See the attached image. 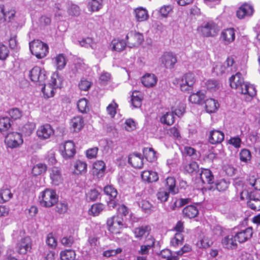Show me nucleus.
Returning a JSON list of instances; mask_svg holds the SVG:
<instances>
[{
    "mask_svg": "<svg viewBox=\"0 0 260 260\" xmlns=\"http://www.w3.org/2000/svg\"><path fill=\"white\" fill-rule=\"evenodd\" d=\"M234 62V59L232 57H228L224 65L221 67V72L224 73L225 72V70H226L227 72L231 71L232 70V67Z\"/></svg>",
    "mask_w": 260,
    "mask_h": 260,
    "instance_id": "5fc2aeb1",
    "label": "nucleus"
},
{
    "mask_svg": "<svg viewBox=\"0 0 260 260\" xmlns=\"http://www.w3.org/2000/svg\"><path fill=\"white\" fill-rule=\"evenodd\" d=\"M37 134L40 139L46 140L54 134V130L50 124H46L39 127Z\"/></svg>",
    "mask_w": 260,
    "mask_h": 260,
    "instance_id": "a211bd4d",
    "label": "nucleus"
},
{
    "mask_svg": "<svg viewBox=\"0 0 260 260\" xmlns=\"http://www.w3.org/2000/svg\"><path fill=\"white\" fill-rule=\"evenodd\" d=\"M237 240L234 238V235H228L225 236L221 241L223 248L228 249H236L237 247Z\"/></svg>",
    "mask_w": 260,
    "mask_h": 260,
    "instance_id": "5701e85b",
    "label": "nucleus"
},
{
    "mask_svg": "<svg viewBox=\"0 0 260 260\" xmlns=\"http://www.w3.org/2000/svg\"><path fill=\"white\" fill-rule=\"evenodd\" d=\"M160 120L163 124L171 125L175 121V116L172 112H168L161 117Z\"/></svg>",
    "mask_w": 260,
    "mask_h": 260,
    "instance_id": "79ce46f5",
    "label": "nucleus"
},
{
    "mask_svg": "<svg viewBox=\"0 0 260 260\" xmlns=\"http://www.w3.org/2000/svg\"><path fill=\"white\" fill-rule=\"evenodd\" d=\"M198 164L194 161H192L190 163L187 164L184 167L185 171L189 174L196 172L198 170Z\"/></svg>",
    "mask_w": 260,
    "mask_h": 260,
    "instance_id": "0e129e2a",
    "label": "nucleus"
},
{
    "mask_svg": "<svg viewBox=\"0 0 260 260\" xmlns=\"http://www.w3.org/2000/svg\"><path fill=\"white\" fill-rule=\"evenodd\" d=\"M5 141L7 147L11 148H17L23 142L21 134L17 132L8 134Z\"/></svg>",
    "mask_w": 260,
    "mask_h": 260,
    "instance_id": "9d476101",
    "label": "nucleus"
},
{
    "mask_svg": "<svg viewBox=\"0 0 260 260\" xmlns=\"http://www.w3.org/2000/svg\"><path fill=\"white\" fill-rule=\"evenodd\" d=\"M230 86L232 88L237 89V91L245 95V100L249 102L256 94L255 87L244 81L242 74L238 72L232 76L229 79Z\"/></svg>",
    "mask_w": 260,
    "mask_h": 260,
    "instance_id": "f257e3e1",
    "label": "nucleus"
},
{
    "mask_svg": "<svg viewBox=\"0 0 260 260\" xmlns=\"http://www.w3.org/2000/svg\"><path fill=\"white\" fill-rule=\"evenodd\" d=\"M13 197V194L9 189L3 188L0 191V203H3L9 201Z\"/></svg>",
    "mask_w": 260,
    "mask_h": 260,
    "instance_id": "c03bdc74",
    "label": "nucleus"
},
{
    "mask_svg": "<svg viewBox=\"0 0 260 260\" xmlns=\"http://www.w3.org/2000/svg\"><path fill=\"white\" fill-rule=\"evenodd\" d=\"M103 7V0H89L87 8L89 11H98Z\"/></svg>",
    "mask_w": 260,
    "mask_h": 260,
    "instance_id": "4c0bfd02",
    "label": "nucleus"
},
{
    "mask_svg": "<svg viewBox=\"0 0 260 260\" xmlns=\"http://www.w3.org/2000/svg\"><path fill=\"white\" fill-rule=\"evenodd\" d=\"M183 153L185 154H186L188 156L191 157L192 159H197L198 157L197 151L196 150V149L191 147H184V149L183 150Z\"/></svg>",
    "mask_w": 260,
    "mask_h": 260,
    "instance_id": "338daca9",
    "label": "nucleus"
},
{
    "mask_svg": "<svg viewBox=\"0 0 260 260\" xmlns=\"http://www.w3.org/2000/svg\"><path fill=\"white\" fill-rule=\"evenodd\" d=\"M29 49L31 53L38 58H44L48 52V45L38 40L29 43Z\"/></svg>",
    "mask_w": 260,
    "mask_h": 260,
    "instance_id": "20e7f679",
    "label": "nucleus"
},
{
    "mask_svg": "<svg viewBox=\"0 0 260 260\" xmlns=\"http://www.w3.org/2000/svg\"><path fill=\"white\" fill-rule=\"evenodd\" d=\"M220 37L225 44H230L235 39V29L234 28L224 29L221 32Z\"/></svg>",
    "mask_w": 260,
    "mask_h": 260,
    "instance_id": "aec40b11",
    "label": "nucleus"
},
{
    "mask_svg": "<svg viewBox=\"0 0 260 260\" xmlns=\"http://www.w3.org/2000/svg\"><path fill=\"white\" fill-rule=\"evenodd\" d=\"M107 224L112 232L119 233L118 230L123 227V219L119 216H113L108 219Z\"/></svg>",
    "mask_w": 260,
    "mask_h": 260,
    "instance_id": "2eb2a0df",
    "label": "nucleus"
},
{
    "mask_svg": "<svg viewBox=\"0 0 260 260\" xmlns=\"http://www.w3.org/2000/svg\"><path fill=\"white\" fill-rule=\"evenodd\" d=\"M182 213L184 217L192 218L198 215L199 211L196 206L189 205L183 209Z\"/></svg>",
    "mask_w": 260,
    "mask_h": 260,
    "instance_id": "c756f323",
    "label": "nucleus"
},
{
    "mask_svg": "<svg viewBox=\"0 0 260 260\" xmlns=\"http://www.w3.org/2000/svg\"><path fill=\"white\" fill-rule=\"evenodd\" d=\"M13 240L16 242V250L20 254H25L32 248V240L29 236L25 235L23 230L14 231L12 234Z\"/></svg>",
    "mask_w": 260,
    "mask_h": 260,
    "instance_id": "f03ea898",
    "label": "nucleus"
},
{
    "mask_svg": "<svg viewBox=\"0 0 260 260\" xmlns=\"http://www.w3.org/2000/svg\"><path fill=\"white\" fill-rule=\"evenodd\" d=\"M56 68L57 70H61L65 67L67 61L64 56L62 54H59L55 58Z\"/></svg>",
    "mask_w": 260,
    "mask_h": 260,
    "instance_id": "603ef678",
    "label": "nucleus"
},
{
    "mask_svg": "<svg viewBox=\"0 0 260 260\" xmlns=\"http://www.w3.org/2000/svg\"><path fill=\"white\" fill-rule=\"evenodd\" d=\"M127 43L133 46L140 45L144 40V37L142 34L137 32L135 31H131L126 36Z\"/></svg>",
    "mask_w": 260,
    "mask_h": 260,
    "instance_id": "dca6fc26",
    "label": "nucleus"
},
{
    "mask_svg": "<svg viewBox=\"0 0 260 260\" xmlns=\"http://www.w3.org/2000/svg\"><path fill=\"white\" fill-rule=\"evenodd\" d=\"M157 81L156 76L153 74L147 73L141 78V82L146 87H152L155 85Z\"/></svg>",
    "mask_w": 260,
    "mask_h": 260,
    "instance_id": "4be33fe9",
    "label": "nucleus"
},
{
    "mask_svg": "<svg viewBox=\"0 0 260 260\" xmlns=\"http://www.w3.org/2000/svg\"><path fill=\"white\" fill-rule=\"evenodd\" d=\"M128 163L135 168L141 169L143 166V158L140 153H133L129 155Z\"/></svg>",
    "mask_w": 260,
    "mask_h": 260,
    "instance_id": "6ab92c4d",
    "label": "nucleus"
},
{
    "mask_svg": "<svg viewBox=\"0 0 260 260\" xmlns=\"http://www.w3.org/2000/svg\"><path fill=\"white\" fill-rule=\"evenodd\" d=\"M176 181L174 177H168L166 179V187L169 192L175 194L178 192V188L176 185Z\"/></svg>",
    "mask_w": 260,
    "mask_h": 260,
    "instance_id": "c85d7f7f",
    "label": "nucleus"
},
{
    "mask_svg": "<svg viewBox=\"0 0 260 260\" xmlns=\"http://www.w3.org/2000/svg\"><path fill=\"white\" fill-rule=\"evenodd\" d=\"M46 243L51 249H55L57 246V241L52 233L47 235Z\"/></svg>",
    "mask_w": 260,
    "mask_h": 260,
    "instance_id": "3c124183",
    "label": "nucleus"
},
{
    "mask_svg": "<svg viewBox=\"0 0 260 260\" xmlns=\"http://www.w3.org/2000/svg\"><path fill=\"white\" fill-rule=\"evenodd\" d=\"M104 191L106 195L109 197V207L113 208H115L117 205L115 199L118 193L117 190L112 185H110L104 187Z\"/></svg>",
    "mask_w": 260,
    "mask_h": 260,
    "instance_id": "f3484780",
    "label": "nucleus"
},
{
    "mask_svg": "<svg viewBox=\"0 0 260 260\" xmlns=\"http://www.w3.org/2000/svg\"><path fill=\"white\" fill-rule=\"evenodd\" d=\"M234 238L240 243L245 242L250 239L252 236L253 231L251 227H248L244 229H240L236 231L235 229L234 231Z\"/></svg>",
    "mask_w": 260,
    "mask_h": 260,
    "instance_id": "f8f14e48",
    "label": "nucleus"
},
{
    "mask_svg": "<svg viewBox=\"0 0 260 260\" xmlns=\"http://www.w3.org/2000/svg\"><path fill=\"white\" fill-rule=\"evenodd\" d=\"M173 9V7L171 5H164L160 8L158 12L161 17L166 18L172 11Z\"/></svg>",
    "mask_w": 260,
    "mask_h": 260,
    "instance_id": "bf43d9fd",
    "label": "nucleus"
},
{
    "mask_svg": "<svg viewBox=\"0 0 260 260\" xmlns=\"http://www.w3.org/2000/svg\"><path fill=\"white\" fill-rule=\"evenodd\" d=\"M61 260H75L76 253L71 249L62 251L60 254Z\"/></svg>",
    "mask_w": 260,
    "mask_h": 260,
    "instance_id": "de8ad7c7",
    "label": "nucleus"
},
{
    "mask_svg": "<svg viewBox=\"0 0 260 260\" xmlns=\"http://www.w3.org/2000/svg\"><path fill=\"white\" fill-rule=\"evenodd\" d=\"M247 204L248 207L253 210H260V194L251 191L248 194Z\"/></svg>",
    "mask_w": 260,
    "mask_h": 260,
    "instance_id": "ddd939ff",
    "label": "nucleus"
},
{
    "mask_svg": "<svg viewBox=\"0 0 260 260\" xmlns=\"http://www.w3.org/2000/svg\"><path fill=\"white\" fill-rule=\"evenodd\" d=\"M50 178L52 183L55 185H58L61 183L62 178L60 170L56 167L52 168L50 174Z\"/></svg>",
    "mask_w": 260,
    "mask_h": 260,
    "instance_id": "cd10ccee",
    "label": "nucleus"
},
{
    "mask_svg": "<svg viewBox=\"0 0 260 260\" xmlns=\"http://www.w3.org/2000/svg\"><path fill=\"white\" fill-rule=\"evenodd\" d=\"M93 172L98 176H102L105 171L106 165L102 160H98L93 165Z\"/></svg>",
    "mask_w": 260,
    "mask_h": 260,
    "instance_id": "c9c22d12",
    "label": "nucleus"
},
{
    "mask_svg": "<svg viewBox=\"0 0 260 260\" xmlns=\"http://www.w3.org/2000/svg\"><path fill=\"white\" fill-rule=\"evenodd\" d=\"M159 60L161 65L167 69H173L177 62L176 55L171 51L164 52Z\"/></svg>",
    "mask_w": 260,
    "mask_h": 260,
    "instance_id": "423d86ee",
    "label": "nucleus"
},
{
    "mask_svg": "<svg viewBox=\"0 0 260 260\" xmlns=\"http://www.w3.org/2000/svg\"><path fill=\"white\" fill-rule=\"evenodd\" d=\"M184 242V237L182 233H176L170 241L171 246L174 248H177L182 245Z\"/></svg>",
    "mask_w": 260,
    "mask_h": 260,
    "instance_id": "e433bc0d",
    "label": "nucleus"
},
{
    "mask_svg": "<svg viewBox=\"0 0 260 260\" xmlns=\"http://www.w3.org/2000/svg\"><path fill=\"white\" fill-rule=\"evenodd\" d=\"M205 104V109L208 113L215 112L219 107V104L214 99H209L204 102Z\"/></svg>",
    "mask_w": 260,
    "mask_h": 260,
    "instance_id": "473e14b6",
    "label": "nucleus"
},
{
    "mask_svg": "<svg viewBox=\"0 0 260 260\" xmlns=\"http://www.w3.org/2000/svg\"><path fill=\"white\" fill-rule=\"evenodd\" d=\"M55 89L57 88H61L62 84V78L59 77L58 74L54 73L51 79V82L49 83Z\"/></svg>",
    "mask_w": 260,
    "mask_h": 260,
    "instance_id": "6e6d98bb",
    "label": "nucleus"
},
{
    "mask_svg": "<svg viewBox=\"0 0 260 260\" xmlns=\"http://www.w3.org/2000/svg\"><path fill=\"white\" fill-rule=\"evenodd\" d=\"M151 230L149 225H142L135 228L133 233L136 238L141 239L144 237L149 236Z\"/></svg>",
    "mask_w": 260,
    "mask_h": 260,
    "instance_id": "412c9836",
    "label": "nucleus"
},
{
    "mask_svg": "<svg viewBox=\"0 0 260 260\" xmlns=\"http://www.w3.org/2000/svg\"><path fill=\"white\" fill-rule=\"evenodd\" d=\"M111 45L113 50L120 52L125 48L126 43L123 40L114 39L112 41Z\"/></svg>",
    "mask_w": 260,
    "mask_h": 260,
    "instance_id": "a19ab883",
    "label": "nucleus"
},
{
    "mask_svg": "<svg viewBox=\"0 0 260 260\" xmlns=\"http://www.w3.org/2000/svg\"><path fill=\"white\" fill-rule=\"evenodd\" d=\"M100 196V193L95 189H91L86 193V200L87 201L93 202L96 201Z\"/></svg>",
    "mask_w": 260,
    "mask_h": 260,
    "instance_id": "052dcab7",
    "label": "nucleus"
},
{
    "mask_svg": "<svg viewBox=\"0 0 260 260\" xmlns=\"http://www.w3.org/2000/svg\"><path fill=\"white\" fill-rule=\"evenodd\" d=\"M143 99V95L141 92L137 90L133 91L131 95L132 106L135 108L140 107Z\"/></svg>",
    "mask_w": 260,
    "mask_h": 260,
    "instance_id": "bb28decb",
    "label": "nucleus"
},
{
    "mask_svg": "<svg viewBox=\"0 0 260 260\" xmlns=\"http://www.w3.org/2000/svg\"><path fill=\"white\" fill-rule=\"evenodd\" d=\"M74 168L77 174L86 172L87 171V164L85 162L78 160L76 161Z\"/></svg>",
    "mask_w": 260,
    "mask_h": 260,
    "instance_id": "8fccbe9b",
    "label": "nucleus"
},
{
    "mask_svg": "<svg viewBox=\"0 0 260 260\" xmlns=\"http://www.w3.org/2000/svg\"><path fill=\"white\" fill-rule=\"evenodd\" d=\"M79 44L82 47L85 48L91 47L93 49L96 47V45L93 42L92 39L89 37L82 39L79 41Z\"/></svg>",
    "mask_w": 260,
    "mask_h": 260,
    "instance_id": "864d4df0",
    "label": "nucleus"
},
{
    "mask_svg": "<svg viewBox=\"0 0 260 260\" xmlns=\"http://www.w3.org/2000/svg\"><path fill=\"white\" fill-rule=\"evenodd\" d=\"M205 98V94L200 91L196 93L191 94L189 97V101L193 104H202L204 103Z\"/></svg>",
    "mask_w": 260,
    "mask_h": 260,
    "instance_id": "72a5a7b5",
    "label": "nucleus"
},
{
    "mask_svg": "<svg viewBox=\"0 0 260 260\" xmlns=\"http://www.w3.org/2000/svg\"><path fill=\"white\" fill-rule=\"evenodd\" d=\"M70 125L74 132H79L84 126L83 118L80 116L74 117L71 119Z\"/></svg>",
    "mask_w": 260,
    "mask_h": 260,
    "instance_id": "b1692460",
    "label": "nucleus"
},
{
    "mask_svg": "<svg viewBox=\"0 0 260 260\" xmlns=\"http://www.w3.org/2000/svg\"><path fill=\"white\" fill-rule=\"evenodd\" d=\"M104 208V205L103 204H94L91 206L89 211L92 215L98 216L103 210Z\"/></svg>",
    "mask_w": 260,
    "mask_h": 260,
    "instance_id": "13d9d810",
    "label": "nucleus"
},
{
    "mask_svg": "<svg viewBox=\"0 0 260 260\" xmlns=\"http://www.w3.org/2000/svg\"><path fill=\"white\" fill-rule=\"evenodd\" d=\"M35 127L36 125L34 122H28L23 126L22 131L25 135H29L35 129Z\"/></svg>",
    "mask_w": 260,
    "mask_h": 260,
    "instance_id": "774afa93",
    "label": "nucleus"
},
{
    "mask_svg": "<svg viewBox=\"0 0 260 260\" xmlns=\"http://www.w3.org/2000/svg\"><path fill=\"white\" fill-rule=\"evenodd\" d=\"M8 114L14 120L19 119L22 115V111L17 108H13L8 111Z\"/></svg>",
    "mask_w": 260,
    "mask_h": 260,
    "instance_id": "680f3d73",
    "label": "nucleus"
},
{
    "mask_svg": "<svg viewBox=\"0 0 260 260\" xmlns=\"http://www.w3.org/2000/svg\"><path fill=\"white\" fill-rule=\"evenodd\" d=\"M16 11L13 8L5 7V10L3 22L6 21L11 23V25L15 28L21 26L22 23L16 16Z\"/></svg>",
    "mask_w": 260,
    "mask_h": 260,
    "instance_id": "0eeeda50",
    "label": "nucleus"
},
{
    "mask_svg": "<svg viewBox=\"0 0 260 260\" xmlns=\"http://www.w3.org/2000/svg\"><path fill=\"white\" fill-rule=\"evenodd\" d=\"M194 74L191 72L185 74L182 77L180 85L182 91L189 92L192 90V86L196 82Z\"/></svg>",
    "mask_w": 260,
    "mask_h": 260,
    "instance_id": "1a4fd4ad",
    "label": "nucleus"
},
{
    "mask_svg": "<svg viewBox=\"0 0 260 260\" xmlns=\"http://www.w3.org/2000/svg\"><path fill=\"white\" fill-rule=\"evenodd\" d=\"M142 179L148 182L151 183L158 180V176L156 172L152 171H144L141 175Z\"/></svg>",
    "mask_w": 260,
    "mask_h": 260,
    "instance_id": "7c9ffc66",
    "label": "nucleus"
},
{
    "mask_svg": "<svg viewBox=\"0 0 260 260\" xmlns=\"http://www.w3.org/2000/svg\"><path fill=\"white\" fill-rule=\"evenodd\" d=\"M224 138L223 133L220 131L213 130L210 132L209 141L210 143L215 144L220 143Z\"/></svg>",
    "mask_w": 260,
    "mask_h": 260,
    "instance_id": "393cba45",
    "label": "nucleus"
},
{
    "mask_svg": "<svg viewBox=\"0 0 260 260\" xmlns=\"http://www.w3.org/2000/svg\"><path fill=\"white\" fill-rule=\"evenodd\" d=\"M61 155L64 159L73 157L76 153L75 146L72 141L69 140L61 144L59 146Z\"/></svg>",
    "mask_w": 260,
    "mask_h": 260,
    "instance_id": "6e6552de",
    "label": "nucleus"
},
{
    "mask_svg": "<svg viewBox=\"0 0 260 260\" xmlns=\"http://www.w3.org/2000/svg\"><path fill=\"white\" fill-rule=\"evenodd\" d=\"M230 182L225 179L218 180L215 183L216 189L219 192L225 191L229 187Z\"/></svg>",
    "mask_w": 260,
    "mask_h": 260,
    "instance_id": "49530a36",
    "label": "nucleus"
},
{
    "mask_svg": "<svg viewBox=\"0 0 260 260\" xmlns=\"http://www.w3.org/2000/svg\"><path fill=\"white\" fill-rule=\"evenodd\" d=\"M241 161L245 164H249L251 161L252 155L251 152L247 149H242L239 153Z\"/></svg>",
    "mask_w": 260,
    "mask_h": 260,
    "instance_id": "37998d69",
    "label": "nucleus"
},
{
    "mask_svg": "<svg viewBox=\"0 0 260 260\" xmlns=\"http://www.w3.org/2000/svg\"><path fill=\"white\" fill-rule=\"evenodd\" d=\"M200 178L204 184H211L213 183L214 176L211 171L209 169H202L200 174Z\"/></svg>",
    "mask_w": 260,
    "mask_h": 260,
    "instance_id": "a878e982",
    "label": "nucleus"
},
{
    "mask_svg": "<svg viewBox=\"0 0 260 260\" xmlns=\"http://www.w3.org/2000/svg\"><path fill=\"white\" fill-rule=\"evenodd\" d=\"M77 108L81 113H87L89 109L88 101L84 98L79 100L77 103Z\"/></svg>",
    "mask_w": 260,
    "mask_h": 260,
    "instance_id": "09e8293b",
    "label": "nucleus"
},
{
    "mask_svg": "<svg viewBox=\"0 0 260 260\" xmlns=\"http://www.w3.org/2000/svg\"><path fill=\"white\" fill-rule=\"evenodd\" d=\"M206 86L207 89L211 92L215 91L219 87V83L215 80H208L206 82Z\"/></svg>",
    "mask_w": 260,
    "mask_h": 260,
    "instance_id": "e2e57ef3",
    "label": "nucleus"
},
{
    "mask_svg": "<svg viewBox=\"0 0 260 260\" xmlns=\"http://www.w3.org/2000/svg\"><path fill=\"white\" fill-rule=\"evenodd\" d=\"M29 76L32 82L38 83L39 85L44 84L47 77L45 70L38 66L29 71Z\"/></svg>",
    "mask_w": 260,
    "mask_h": 260,
    "instance_id": "39448f33",
    "label": "nucleus"
},
{
    "mask_svg": "<svg viewBox=\"0 0 260 260\" xmlns=\"http://www.w3.org/2000/svg\"><path fill=\"white\" fill-rule=\"evenodd\" d=\"M55 204V211L59 214H64L69 210V204L66 200L58 201Z\"/></svg>",
    "mask_w": 260,
    "mask_h": 260,
    "instance_id": "2f4dec72",
    "label": "nucleus"
},
{
    "mask_svg": "<svg viewBox=\"0 0 260 260\" xmlns=\"http://www.w3.org/2000/svg\"><path fill=\"white\" fill-rule=\"evenodd\" d=\"M47 170V166L44 164H38L35 166L32 169V173L34 175H39L45 173Z\"/></svg>",
    "mask_w": 260,
    "mask_h": 260,
    "instance_id": "4d7b16f0",
    "label": "nucleus"
},
{
    "mask_svg": "<svg viewBox=\"0 0 260 260\" xmlns=\"http://www.w3.org/2000/svg\"><path fill=\"white\" fill-rule=\"evenodd\" d=\"M200 30L203 36L205 37H214L219 31L218 25L213 21L204 23L201 27Z\"/></svg>",
    "mask_w": 260,
    "mask_h": 260,
    "instance_id": "9b49d317",
    "label": "nucleus"
},
{
    "mask_svg": "<svg viewBox=\"0 0 260 260\" xmlns=\"http://www.w3.org/2000/svg\"><path fill=\"white\" fill-rule=\"evenodd\" d=\"M254 12L253 6L249 4L245 3L242 5L238 9L236 15L239 19H244L251 17Z\"/></svg>",
    "mask_w": 260,
    "mask_h": 260,
    "instance_id": "4468645a",
    "label": "nucleus"
},
{
    "mask_svg": "<svg viewBox=\"0 0 260 260\" xmlns=\"http://www.w3.org/2000/svg\"><path fill=\"white\" fill-rule=\"evenodd\" d=\"M12 121L10 118L6 116L0 118V132L1 133L7 132L11 126Z\"/></svg>",
    "mask_w": 260,
    "mask_h": 260,
    "instance_id": "ea45409f",
    "label": "nucleus"
},
{
    "mask_svg": "<svg viewBox=\"0 0 260 260\" xmlns=\"http://www.w3.org/2000/svg\"><path fill=\"white\" fill-rule=\"evenodd\" d=\"M136 19L138 21H143L147 19L148 17V12L146 9L140 7L134 10Z\"/></svg>",
    "mask_w": 260,
    "mask_h": 260,
    "instance_id": "f704fd0d",
    "label": "nucleus"
},
{
    "mask_svg": "<svg viewBox=\"0 0 260 260\" xmlns=\"http://www.w3.org/2000/svg\"><path fill=\"white\" fill-rule=\"evenodd\" d=\"M145 158L150 162H153L156 159V152L152 148H144L143 150Z\"/></svg>",
    "mask_w": 260,
    "mask_h": 260,
    "instance_id": "58836bf2",
    "label": "nucleus"
},
{
    "mask_svg": "<svg viewBox=\"0 0 260 260\" xmlns=\"http://www.w3.org/2000/svg\"><path fill=\"white\" fill-rule=\"evenodd\" d=\"M58 200V197L56 191L49 188L41 192L39 197V201L40 205L46 208L53 206Z\"/></svg>",
    "mask_w": 260,
    "mask_h": 260,
    "instance_id": "7ed1b4c3",
    "label": "nucleus"
},
{
    "mask_svg": "<svg viewBox=\"0 0 260 260\" xmlns=\"http://www.w3.org/2000/svg\"><path fill=\"white\" fill-rule=\"evenodd\" d=\"M140 205L142 210L147 213H151L153 211V206L148 201H142Z\"/></svg>",
    "mask_w": 260,
    "mask_h": 260,
    "instance_id": "69168bd1",
    "label": "nucleus"
},
{
    "mask_svg": "<svg viewBox=\"0 0 260 260\" xmlns=\"http://www.w3.org/2000/svg\"><path fill=\"white\" fill-rule=\"evenodd\" d=\"M42 85L44 86L42 88V91L46 98H49L54 95L55 88L51 84H46L45 82Z\"/></svg>",
    "mask_w": 260,
    "mask_h": 260,
    "instance_id": "a18cd8bd",
    "label": "nucleus"
}]
</instances>
